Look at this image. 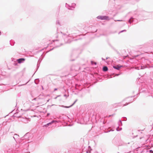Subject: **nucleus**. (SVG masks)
Here are the masks:
<instances>
[{
	"instance_id": "obj_5",
	"label": "nucleus",
	"mask_w": 153,
	"mask_h": 153,
	"mask_svg": "<svg viewBox=\"0 0 153 153\" xmlns=\"http://www.w3.org/2000/svg\"><path fill=\"white\" fill-rule=\"evenodd\" d=\"M54 121H52L51 122L48 123L47 125H49L51 124L52 123H53L54 122Z\"/></svg>"
},
{
	"instance_id": "obj_7",
	"label": "nucleus",
	"mask_w": 153,
	"mask_h": 153,
	"mask_svg": "<svg viewBox=\"0 0 153 153\" xmlns=\"http://www.w3.org/2000/svg\"><path fill=\"white\" fill-rule=\"evenodd\" d=\"M57 90V88H55L54 90V91H56Z\"/></svg>"
},
{
	"instance_id": "obj_9",
	"label": "nucleus",
	"mask_w": 153,
	"mask_h": 153,
	"mask_svg": "<svg viewBox=\"0 0 153 153\" xmlns=\"http://www.w3.org/2000/svg\"><path fill=\"white\" fill-rule=\"evenodd\" d=\"M66 107V108H68V107Z\"/></svg>"
},
{
	"instance_id": "obj_3",
	"label": "nucleus",
	"mask_w": 153,
	"mask_h": 153,
	"mask_svg": "<svg viewBox=\"0 0 153 153\" xmlns=\"http://www.w3.org/2000/svg\"><path fill=\"white\" fill-rule=\"evenodd\" d=\"M25 60V59L24 58H21L17 60L18 62L19 63H21L22 61H24Z\"/></svg>"
},
{
	"instance_id": "obj_1",
	"label": "nucleus",
	"mask_w": 153,
	"mask_h": 153,
	"mask_svg": "<svg viewBox=\"0 0 153 153\" xmlns=\"http://www.w3.org/2000/svg\"><path fill=\"white\" fill-rule=\"evenodd\" d=\"M97 18L101 20H109V19L108 16H99L97 17Z\"/></svg>"
},
{
	"instance_id": "obj_8",
	"label": "nucleus",
	"mask_w": 153,
	"mask_h": 153,
	"mask_svg": "<svg viewBox=\"0 0 153 153\" xmlns=\"http://www.w3.org/2000/svg\"><path fill=\"white\" fill-rule=\"evenodd\" d=\"M131 19H130V20H129V22L130 23H131Z\"/></svg>"
},
{
	"instance_id": "obj_4",
	"label": "nucleus",
	"mask_w": 153,
	"mask_h": 153,
	"mask_svg": "<svg viewBox=\"0 0 153 153\" xmlns=\"http://www.w3.org/2000/svg\"><path fill=\"white\" fill-rule=\"evenodd\" d=\"M108 70V68L106 66H104L103 68V70L104 71H106Z\"/></svg>"
},
{
	"instance_id": "obj_6",
	"label": "nucleus",
	"mask_w": 153,
	"mask_h": 153,
	"mask_svg": "<svg viewBox=\"0 0 153 153\" xmlns=\"http://www.w3.org/2000/svg\"><path fill=\"white\" fill-rule=\"evenodd\" d=\"M92 64H94L95 65L96 64V63L95 62H92Z\"/></svg>"
},
{
	"instance_id": "obj_2",
	"label": "nucleus",
	"mask_w": 153,
	"mask_h": 153,
	"mask_svg": "<svg viewBox=\"0 0 153 153\" xmlns=\"http://www.w3.org/2000/svg\"><path fill=\"white\" fill-rule=\"evenodd\" d=\"M122 67L121 66H120V65H117L115 66H114L113 68L116 69H117L118 70H119L120 68Z\"/></svg>"
}]
</instances>
